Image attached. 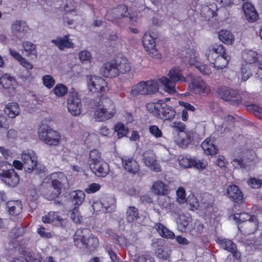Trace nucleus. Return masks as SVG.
Segmentation results:
<instances>
[{
  "instance_id": "nucleus-61",
  "label": "nucleus",
  "mask_w": 262,
  "mask_h": 262,
  "mask_svg": "<svg viewBox=\"0 0 262 262\" xmlns=\"http://www.w3.org/2000/svg\"><path fill=\"white\" fill-rule=\"evenodd\" d=\"M46 170L47 169L44 165L42 164H39L37 163L36 166L35 167H34L33 171H34L36 174L42 176L45 175Z\"/></svg>"
},
{
  "instance_id": "nucleus-6",
  "label": "nucleus",
  "mask_w": 262,
  "mask_h": 262,
  "mask_svg": "<svg viewBox=\"0 0 262 262\" xmlns=\"http://www.w3.org/2000/svg\"><path fill=\"white\" fill-rule=\"evenodd\" d=\"M158 90V84L157 81L154 80L142 81L132 87L130 94L133 96H137L139 95H150L157 93Z\"/></svg>"
},
{
  "instance_id": "nucleus-26",
  "label": "nucleus",
  "mask_w": 262,
  "mask_h": 262,
  "mask_svg": "<svg viewBox=\"0 0 262 262\" xmlns=\"http://www.w3.org/2000/svg\"><path fill=\"white\" fill-rule=\"evenodd\" d=\"M69 37V35H66L63 37H57L55 39H52L51 42L60 50H64L66 48H73L74 44Z\"/></svg>"
},
{
  "instance_id": "nucleus-27",
  "label": "nucleus",
  "mask_w": 262,
  "mask_h": 262,
  "mask_svg": "<svg viewBox=\"0 0 262 262\" xmlns=\"http://www.w3.org/2000/svg\"><path fill=\"white\" fill-rule=\"evenodd\" d=\"M220 94L222 98L226 101H232L235 104L240 101L236 91L233 90L223 88L220 90Z\"/></svg>"
},
{
  "instance_id": "nucleus-36",
  "label": "nucleus",
  "mask_w": 262,
  "mask_h": 262,
  "mask_svg": "<svg viewBox=\"0 0 262 262\" xmlns=\"http://www.w3.org/2000/svg\"><path fill=\"white\" fill-rule=\"evenodd\" d=\"M139 218L138 209L134 206H128L126 212V220L128 222H133Z\"/></svg>"
},
{
  "instance_id": "nucleus-1",
  "label": "nucleus",
  "mask_w": 262,
  "mask_h": 262,
  "mask_svg": "<svg viewBox=\"0 0 262 262\" xmlns=\"http://www.w3.org/2000/svg\"><path fill=\"white\" fill-rule=\"evenodd\" d=\"M97 107L95 112V118L99 121H104L112 118L116 113L115 105L108 97L102 95L94 101Z\"/></svg>"
},
{
  "instance_id": "nucleus-57",
  "label": "nucleus",
  "mask_w": 262,
  "mask_h": 262,
  "mask_svg": "<svg viewBox=\"0 0 262 262\" xmlns=\"http://www.w3.org/2000/svg\"><path fill=\"white\" fill-rule=\"evenodd\" d=\"M134 260L136 262H155L154 258L148 254L139 255Z\"/></svg>"
},
{
  "instance_id": "nucleus-24",
  "label": "nucleus",
  "mask_w": 262,
  "mask_h": 262,
  "mask_svg": "<svg viewBox=\"0 0 262 262\" xmlns=\"http://www.w3.org/2000/svg\"><path fill=\"white\" fill-rule=\"evenodd\" d=\"M115 64L118 71V76L120 74H126L130 72L131 66L130 63L125 57H117L116 58Z\"/></svg>"
},
{
  "instance_id": "nucleus-43",
  "label": "nucleus",
  "mask_w": 262,
  "mask_h": 262,
  "mask_svg": "<svg viewBox=\"0 0 262 262\" xmlns=\"http://www.w3.org/2000/svg\"><path fill=\"white\" fill-rule=\"evenodd\" d=\"M243 57L245 61L249 64H252L257 61V54L254 51H249L244 53Z\"/></svg>"
},
{
  "instance_id": "nucleus-59",
  "label": "nucleus",
  "mask_w": 262,
  "mask_h": 262,
  "mask_svg": "<svg viewBox=\"0 0 262 262\" xmlns=\"http://www.w3.org/2000/svg\"><path fill=\"white\" fill-rule=\"evenodd\" d=\"M241 71L242 74V79L244 81H246L252 75L249 67L246 65L242 67Z\"/></svg>"
},
{
  "instance_id": "nucleus-60",
  "label": "nucleus",
  "mask_w": 262,
  "mask_h": 262,
  "mask_svg": "<svg viewBox=\"0 0 262 262\" xmlns=\"http://www.w3.org/2000/svg\"><path fill=\"white\" fill-rule=\"evenodd\" d=\"M203 229L204 226L203 224L196 222L194 224V227L192 229L191 232L193 234H194L195 236H198L203 232Z\"/></svg>"
},
{
  "instance_id": "nucleus-47",
  "label": "nucleus",
  "mask_w": 262,
  "mask_h": 262,
  "mask_svg": "<svg viewBox=\"0 0 262 262\" xmlns=\"http://www.w3.org/2000/svg\"><path fill=\"white\" fill-rule=\"evenodd\" d=\"M115 130L117 133L118 138L125 136L128 133V129L122 123L118 122L115 126Z\"/></svg>"
},
{
  "instance_id": "nucleus-31",
  "label": "nucleus",
  "mask_w": 262,
  "mask_h": 262,
  "mask_svg": "<svg viewBox=\"0 0 262 262\" xmlns=\"http://www.w3.org/2000/svg\"><path fill=\"white\" fill-rule=\"evenodd\" d=\"M184 136H182V138L179 141L180 145L183 147H186L194 140L196 133L193 130H188L183 132Z\"/></svg>"
},
{
  "instance_id": "nucleus-2",
  "label": "nucleus",
  "mask_w": 262,
  "mask_h": 262,
  "mask_svg": "<svg viewBox=\"0 0 262 262\" xmlns=\"http://www.w3.org/2000/svg\"><path fill=\"white\" fill-rule=\"evenodd\" d=\"M146 107L150 113L163 120H171L176 114L175 110L162 100H159L157 103H148Z\"/></svg>"
},
{
  "instance_id": "nucleus-55",
  "label": "nucleus",
  "mask_w": 262,
  "mask_h": 262,
  "mask_svg": "<svg viewBox=\"0 0 262 262\" xmlns=\"http://www.w3.org/2000/svg\"><path fill=\"white\" fill-rule=\"evenodd\" d=\"M248 109L253 111L254 115L262 120V108L255 104H251L248 105Z\"/></svg>"
},
{
  "instance_id": "nucleus-29",
  "label": "nucleus",
  "mask_w": 262,
  "mask_h": 262,
  "mask_svg": "<svg viewBox=\"0 0 262 262\" xmlns=\"http://www.w3.org/2000/svg\"><path fill=\"white\" fill-rule=\"evenodd\" d=\"M230 60V56L226 53V50L224 49V52L220 54L215 62L213 64V67L216 70H222L226 68Z\"/></svg>"
},
{
  "instance_id": "nucleus-3",
  "label": "nucleus",
  "mask_w": 262,
  "mask_h": 262,
  "mask_svg": "<svg viewBox=\"0 0 262 262\" xmlns=\"http://www.w3.org/2000/svg\"><path fill=\"white\" fill-rule=\"evenodd\" d=\"M90 230L87 228L77 229L74 235L75 245L79 248H86L94 250L99 245L97 237L90 235Z\"/></svg>"
},
{
  "instance_id": "nucleus-44",
  "label": "nucleus",
  "mask_w": 262,
  "mask_h": 262,
  "mask_svg": "<svg viewBox=\"0 0 262 262\" xmlns=\"http://www.w3.org/2000/svg\"><path fill=\"white\" fill-rule=\"evenodd\" d=\"M72 196L73 197V202L74 204L78 206L83 202L85 194L81 190H77L72 193Z\"/></svg>"
},
{
  "instance_id": "nucleus-8",
  "label": "nucleus",
  "mask_w": 262,
  "mask_h": 262,
  "mask_svg": "<svg viewBox=\"0 0 262 262\" xmlns=\"http://www.w3.org/2000/svg\"><path fill=\"white\" fill-rule=\"evenodd\" d=\"M7 162L0 164V177L2 180L10 187L16 186L19 182V178L13 169H5Z\"/></svg>"
},
{
  "instance_id": "nucleus-22",
  "label": "nucleus",
  "mask_w": 262,
  "mask_h": 262,
  "mask_svg": "<svg viewBox=\"0 0 262 262\" xmlns=\"http://www.w3.org/2000/svg\"><path fill=\"white\" fill-rule=\"evenodd\" d=\"M242 9L245 18L249 22H254L258 19V14L254 7L251 3H245L243 5Z\"/></svg>"
},
{
  "instance_id": "nucleus-62",
  "label": "nucleus",
  "mask_w": 262,
  "mask_h": 262,
  "mask_svg": "<svg viewBox=\"0 0 262 262\" xmlns=\"http://www.w3.org/2000/svg\"><path fill=\"white\" fill-rule=\"evenodd\" d=\"M101 186L99 184L92 183L89 185V187L85 189V191L88 193H93L98 191Z\"/></svg>"
},
{
  "instance_id": "nucleus-40",
  "label": "nucleus",
  "mask_w": 262,
  "mask_h": 262,
  "mask_svg": "<svg viewBox=\"0 0 262 262\" xmlns=\"http://www.w3.org/2000/svg\"><path fill=\"white\" fill-rule=\"evenodd\" d=\"M158 204L163 209L170 211L174 207L169 197L164 195L158 199Z\"/></svg>"
},
{
  "instance_id": "nucleus-56",
  "label": "nucleus",
  "mask_w": 262,
  "mask_h": 262,
  "mask_svg": "<svg viewBox=\"0 0 262 262\" xmlns=\"http://www.w3.org/2000/svg\"><path fill=\"white\" fill-rule=\"evenodd\" d=\"M42 81L43 84L49 89L52 88L55 83L54 78L49 75L43 76Z\"/></svg>"
},
{
  "instance_id": "nucleus-23",
  "label": "nucleus",
  "mask_w": 262,
  "mask_h": 262,
  "mask_svg": "<svg viewBox=\"0 0 262 262\" xmlns=\"http://www.w3.org/2000/svg\"><path fill=\"white\" fill-rule=\"evenodd\" d=\"M124 168L128 172L136 174L139 170V165L133 158L124 157L122 158Z\"/></svg>"
},
{
  "instance_id": "nucleus-10",
  "label": "nucleus",
  "mask_w": 262,
  "mask_h": 262,
  "mask_svg": "<svg viewBox=\"0 0 262 262\" xmlns=\"http://www.w3.org/2000/svg\"><path fill=\"white\" fill-rule=\"evenodd\" d=\"M21 160L26 170L31 173L37 164V157L32 150H27L21 154Z\"/></svg>"
},
{
  "instance_id": "nucleus-41",
  "label": "nucleus",
  "mask_w": 262,
  "mask_h": 262,
  "mask_svg": "<svg viewBox=\"0 0 262 262\" xmlns=\"http://www.w3.org/2000/svg\"><path fill=\"white\" fill-rule=\"evenodd\" d=\"M106 212H111L114 208L115 201L110 196H105L101 198L100 200Z\"/></svg>"
},
{
  "instance_id": "nucleus-63",
  "label": "nucleus",
  "mask_w": 262,
  "mask_h": 262,
  "mask_svg": "<svg viewBox=\"0 0 262 262\" xmlns=\"http://www.w3.org/2000/svg\"><path fill=\"white\" fill-rule=\"evenodd\" d=\"M93 209L94 210V211L96 212H106L104 208L103 207V206L102 205V202L101 201H96L95 202L93 205Z\"/></svg>"
},
{
  "instance_id": "nucleus-33",
  "label": "nucleus",
  "mask_w": 262,
  "mask_h": 262,
  "mask_svg": "<svg viewBox=\"0 0 262 262\" xmlns=\"http://www.w3.org/2000/svg\"><path fill=\"white\" fill-rule=\"evenodd\" d=\"M19 111L18 104L14 102L8 104L5 108V114L11 118H14L17 116L19 113Z\"/></svg>"
},
{
  "instance_id": "nucleus-48",
  "label": "nucleus",
  "mask_w": 262,
  "mask_h": 262,
  "mask_svg": "<svg viewBox=\"0 0 262 262\" xmlns=\"http://www.w3.org/2000/svg\"><path fill=\"white\" fill-rule=\"evenodd\" d=\"M71 217L72 221L76 224H80L82 222L83 218L80 215L77 207H75L72 210Z\"/></svg>"
},
{
  "instance_id": "nucleus-35",
  "label": "nucleus",
  "mask_w": 262,
  "mask_h": 262,
  "mask_svg": "<svg viewBox=\"0 0 262 262\" xmlns=\"http://www.w3.org/2000/svg\"><path fill=\"white\" fill-rule=\"evenodd\" d=\"M151 190L156 194L163 195L167 193V186L162 181H157L152 184Z\"/></svg>"
},
{
  "instance_id": "nucleus-12",
  "label": "nucleus",
  "mask_w": 262,
  "mask_h": 262,
  "mask_svg": "<svg viewBox=\"0 0 262 262\" xmlns=\"http://www.w3.org/2000/svg\"><path fill=\"white\" fill-rule=\"evenodd\" d=\"M68 109L73 116H77L81 113V99L76 92L70 93L67 100Z\"/></svg>"
},
{
  "instance_id": "nucleus-54",
  "label": "nucleus",
  "mask_w": 262,
  "mask_h": 262,
  "mask_svg": "<svg viewBox=\"0 0 262 262\" xmlns=\"http://www.w3.org/2000/svg\"><path fill=\"white\" fill-rule=\"evenodd\" d=\"M195 67L204 75H209L211 73L210 68L206 64L199 62L196 63Z\"/></svg>"
},
{
  "instance_id": "nucleus-21",
  "label": "nucleus",
  "mask_w": 262,
  "mask_h": 262,
  "mask_svg": "<svg viewBox=\"0 0 262 262\" xmlns=\"http://www.w3.org/2000/svg\"><path fill=\"white\" fill-rule=\"evenodd\" d=\"M228 196L236 203H241L244 200V195L239 188L235 185H229L227 189Z\"/></svg>"
},
{
  "instance_id": "nucleus-37",
  "label": "nucleus",
  "mask_w": 262,
  "mask_h": 262,
  "mask_svg": "<svg viewBox=\"0 0 262 262\" xmlns=\"http://www.w3.org/2000/svg\"><path fill=\"white\" fill-rule=\"evenodd\" d=\"M156 230L163 237L169 238H172L174 237V233L164 226L161 223H156L154 226Z\"/></svg>"
},
{
  "instance_id": "nucleus-64",
  "label": "nucleus",
  "mask_w": 262,
  "mask_h": 262,
  "mask_svg": "<svg viewBox=\"0 0 262 262\" xmlns=\"http://www.w3.org/2000/svg\"><path fill=\"white\" fill-rule=\"evenodd\" d=\"M91 57V53L88 51H83L79 53V59L82 61L89 60Z\"/></svg>"
},
{
  "instance_id": "nucleus-53",
  "label": "nucleus",
  "mask_w": 262,
  "mask_h": 262,
  "mask_svg": "<svg viewBox=\"0 0 262 262\" xmlns=\"http://www.w3.org/2000/svg\"><path fill=\"white\" fill-rule=\"evenodd\" d=\"M247 183L252 188H258L262 185V179L251 178Z\"/></svg>"
},
{
  "instance_id": "nucleus-51",
  "label": "nucleus",
  "mask_w": 262,
  "mask_h": 262,
  "mask_svg": "<svg viewBox=\"0 0 262 262\" xmlns=\"http://www.w3.org/2000/svg\"><path fill=\"white\" fill-rule=\"evenodd\" d=\"M251 216L249 214L246 212H242L239 214H235L233 216V219L237 222H243L245 223L246 222L249 220Z\"/></svg>"
},
{
  "instance_id": "nucleus-45",
  "label": "nucleus",
  "mask_w": 262,
  "mask_h": 262,
  "mask_svg": "<svg viewBox=\"0 0 262 262\" xmlns=\"http://www.w3.org/2000/svg\"><path fill=\"white\" fill-rule=\"evenodd\" d=\"M52 92L57 97H61L67 93L68 89L63 84H57L52 90Z\"/></svg>"
},
{
  "instance_id": "nucleus-15",
  "label": "nucleus",
  "mask_w": 262,
  "mask_h": 262,
  "mask_svg": "<svg viewBox=\"0 0 262 262\" xmlns=\"http://www.w3.org/2000/svg\"><path fill=\"white\" fill-rule=\"evenodd\" d=\"M51 185L55 191L52 194L51 199L55 198L59 195L61 192L62 181L66 177L62 173H52L51 175Z\"/></svg>"
},
{
  "instance_id": "nucleus-20",
  "label": "nucleus",
  "mask_w": 262,
  "mask_h": 262,
  "mask_svg": "<svg viewBox=\"0 0 262 262\" xmlns=\"http://www.w3.org/2000/svg\"><path fill=\"white\" fill-rule=\"evenodd\" d=\"M92 171L97 177H104L110 171L108 164L103 160L90 167Z\"/></svg>"
},
{
  "instance_id": "nucleus-7",
  "label": "nucleus",
  "mask_w": 262,
  "mask_h": 262,
  "mask_svg": "<svg viewBox=\"0 0 262 262\" xmlns=\"http://www.w3.org/2000/svg\"><path fill=\"white\" fill-rule=\"evenodd\" d=\"M157 37V34L154 32H146L142 38V43L146 51L151 56L160 59L162 55L156 47L155 40Z\"/></svg>"
},
{
  "instance_id": "nucleus-28",
  "label": "nucleus",
  "mask_w": 262,
  "mask_h": 262,
  "mask_svg": "<svg viewBox=\"0 0 262 262\" xmlns=\"http://www.w3.org/2000/svg\"><path fill=\"white\" fill-rule=\"evenodd\" d=\"M258 223L255 217H251L249 220L241 226L245 234H251L254 233L258 229Z\"/></svg>"
},
{
  "instance_id": "nucleus-17",
  "label": "nucleus",
  "mask_w": 262,
  "mask_h": 262,
  "mask_svg": "<svg viewBox=\"0 0 262 262\" xmlns=\"http://www.w3.org/2000/svg\"><path fill=\"white\" fill-rule=\"evenodd\" d=\"M179 165L183 168H186L193 166L198 169H204L207 163L205 161L194 159H190L186 157H182L179 160Z\"/></svg>"
},
{
  "instance_id": "nucleus-5",
  "label": "nucleus",
  "mask_w": 262,
  "mask_h": 262,
  "mask_svg": "<svg viewBox=\"0 0 262 262\" xmlns=\"http://www.w3.org/2000/svg\"><path fill=\"white\" fill-rule=\"evenodd\" d=\"M38 138L45 144L50 146L58 145L61 137L58 132L46 124H41L38 132Z\"/></svg>"
},
{
  "instance_id": "nucleus-16",
  "label": "nucleus",
  "mask_w": 262,
  "mask_h": 262,
  "mask_svg": "<svg viewBox=\"0 0 262 262\" xmlns=\"http://www.w3.org/2000/svg\"><path fill=\"white\" fill-rule=\"evenodd\" d=\"M224 52V47L222 45H214L208 47L205 52L207 60L213 65L220 54Z\"/></svg>"
},
{
  "instance_id": "nucleus-58",
  "label": "nucleus",
  "mask_w": 262,
  "mask_h": 262,
  "mask_svg": "<svg viewBox=\"0 0 262 262\" xmlns=\"http://www.w3.org/2000/svg\"><path fill=\"white\" fill-rule=\"evenodd\" d=\"M150 134L156 138H160L162 136V133L161 129L157 125H151L149 128Z\"/></svg>"
},
{
  "instance_id": "nucleus-25",
  "label": "nucleus",
  "mask_w": 262,
  "mask_h": 262,
  "mask_svg": "<svg viewBox=\"0 0 262 262\" xmlns=\"http://www.w3.org/2000/svg\"><path fill=\"white\" fill-rule=\"evenodd\" d=\"M101 74L106 77H113L118 76L115 61L108 62L104 63L100 69Z\"/></svg>"
},
{
  "instance_id": "nucleus-42",
  "label": "nucleus",
  "mask_w": 262,
  "mask_h": 262,
  "mask_svg": "<svg viewBox=\"0 0 262 262\" xmlns=\"http://www.w3.org/2000/svg\"><path fill=\"white\" fill-rule=\"evenodd\" d=\"M23 46L24 51L26 53V55H33L37 57V51L35 45L29 42L25 41L23 43Z\"/></svg>"
},
{
  "instance_id": "nucleus-39",
  "label": "nucleus",
  "mask_w": 262,
  "mask_h": 262,
  "mask_svg": "<svg viewBox=\"0 0 262 262\" xmlns=\"http://www.w3.org/2000/svg\"><path fill=\"white\" fill-rule=\"evenodd\" d=\"M15 82V78L7 74L2 76L0 78V84L5 89L10 88L11 86H13Z\"/></svg>"
},
{
  "instance_id": "nucleus-19",
  "label": "nucleus",
  "mask_w": 262,
  "mask_h": 262,
  "mask_svg": "<svg viewBox=\"0 0 262 262\" xmlns=\"http://www.w3.org/2000/svg\"><path fill=\"white\" fill-rule=\"evenodd\" d=\"M208 85L201 78L193 79L189 89L191 92L201 95L205 93L208 90Z\"/></svg>"
},
{
  "instance_id": "nucleus-32",
  "label": "nucleus",
  "mask_w": 262,
  "mask_h": 262,
  "mask_svg": "<svg viewBox=\"0 0 262 262\" xmlns=\"http://www.w3.org/2000/svg\"><path fill=\"white\" fill-rule=\"evenodd\" d=\"M6 205L8 209V211L11 214L17 215L21 211L22 204L20 201H9L7 203Z\"/></svg>"
},
{
  "instance_id": "nucleus-18",
  "label": "nucleus",
  "mask_w": 262,
  "mask_h": 262,
  "mask_svg": "<svg viewBox=\"0 0 262 262\" xmlns=\"http://www.w3.org/2000/svg\"><path fill=\"white\" fill-rule=\"evenodd\" d=\"M143 162L145 165L148 167L151 170L154 171H160L161 167L157 163L156 156L151 151H146L143 155Z\"/></svg>"
},
{
  "instance_id": "nucleus-30",
  "label": "nucleus",
  "mask_w": 262,
  "mask_h": 262,
  "mask_svg": "<svg viewBox=\"0 0 262 262\" xmlns=\"http://www.w3.org/2000/svg\"><path fill=\"white\" fill-rule=\"evenodd\" d=\"M201 147L203 149L204 152L207 155H214L217 152L218 149L215 145L213 141L211 138H207L201 144Z\"/></svg>"
},
{
  "instance_id": "nucleus-49",
  "label": "nucleus",
  "mask_w": 262,
  "mask_h": 262,
  "mask_svg": "<svg viewBox=\"0 0 262 262\" xmlns=\"http://www.w3.org/2000/svg\"><path fill=\"white\" fill-rule=\"evenodd\" d=\"M156 255L162 260L168 259L170 257V251L161 248H158L156 251Z\"/></svg>"
},
{
  "instance_id": "nucleus-9",
  "label": "nucleus",
  "mask_w": 262,
  "mask_h": 262,
  "mask_svg": "<svg viewBox=\"0 0 262 262\" xmlns=\"http://www.w3.org/2000/svg\"><path fill=\"white\" fill-rule=\"evenodd\" d=\"M11 33L18 39H22L29 33L30 28L27 23L21 20L14 21L11 25Z\"/></svg>"
},
{
  "instance_id": "nucleus-50",
  "label": "nucleus",
  "mask_w": 262,
  "mask_h": 262,
  "mask_svg": "<svg viewBox=\"0 0 262 262\" xmlns=\"http://www.w3.org/2000/svg\"><path fill=\"white\" fill-rule=\"evenodd\" d=\"M174 133H183L186 128L185 125L179 121H174L170 125Z\"/></svg>"
},
{
  "instance_id": "nucleus-13",
  "label": "nucleus",
  "mask_w": 262,
  "mask_h": 262,
  "mask_svg": "<svg viewBox=\"0 0 262 262\" xmlns=\"http://www.w3.org/2000/svg\"><path fill=\"white\" fill-rule=\"evenodd\" d=\"M217 243L224 250L230 252L233 256L237 259H239L241 254L237 249L236 245L232 241L228 238H217Z\"/></svg>"
},
{
  "instance_id": "nucleus-14",
  "label": "nucleus",
  "mask_w": 262,
  "mask_h": 262,
  "mask_svg": "<svg viewBox=\"0 0 262 262\" xmlns=\"http://www.w3.org/2000/svg\"><path fill=\"white\" fill-rule=\"evenodd\" d=\"M127 7L124 5L118 6L110 12H107L105 15L106 19L111 21H113L115 19H120L129 15Z\"/></svg>"
},
{
  "instance_id": "nucleus-11",
  "label": "nucleus",
  "mask_w": 262,
  "mask_h": 262,
  "mask_svg": "<svg viewBox=\"0 0 262 262\" xmlns=\"http://www.w3.org/2000/svg\"><path fill=\"white\" fill-rule=\"evenodd\" d=\"M88 84L90 91L93 93L105 92L107 83L100 77L89 76L88 77Z\"/></svg>"
},
{
  "instance_id": "nucleus-52",
  "label": "nucleus",
  "mask_w": 262,
  "mask_h": 262,
  "mask_svg": "<svg viewBox=\"0 0 262 262\" xmlns=\"http://www.w3.org/2000/svg\"><path fill=\"white\" fill-rule=\"evenodd\" d=\"M186 58H188V62L192 66H194L195 67V64L196 63H199L196 61V53L193 50H189L186 52Z\"/></svg>"
},
{
  "instance_id": "nucleus-46",
  "label": "nucleus",
  "mask_w": 262,
  "mask_h": 262,
  "mask_svg": "<svg viewBox=\"0 0 262 262\" xmlns=\"http://www.w3.org/2000/svg\"><path fill=\"white\" fill-rule=\"evenodd\" d=\"M177 223L178 227L182 231L185 230L188 226L189 221V219L184 215H180L177 219Z\"/></svg>"
},
{
  "instance_id": "nucleus-38",
  "label": "nucleus",
  "mask_w": 262,
  "mask_h": 262,
  "mask_svg": "<svg viewBox=\"0 0 262 262\" xmlns=\"http://www.w3.org/2000/svg\"><path fill=\"white\" fill-rule=\"evenodd\" d=\"M102 161L103 159L101 158V153L98 150L93 149L90 151L88 161L90 167Z\"/></svg>"
},
{
  "instance_id": "nucleus-34",
  "label": "nucleus",
  "mask_w": 262,
  "mask_h": 262,
  "mask_svg": "<svg viewBox=\"0 0 262 262\" xmlns=\"http://www.w3.org/2000/svg\"><path fill=\"white\" fill-rule=\"evenodd\" d=\"M218 36L220 40L226 44L231 45L234 40V35L228 30L220 31Z\"/></svg>"
},
{
  "instance_id": "nucleus-4",
  "label": "nucleus",
  "mask_w": 262,
  "mask_h": 262,
  "mask_svg": "<svg viewBox=\"0 0 262 262\" xmlns=\"http://www.w3.org/2000/svg\"><path fill=\"white\" fill-rule=\"evenodd\" d=\"M168 75L169 78L162 77L159 79V81L163 86V89L165 92L173 94L176 93V83L178 82H185L186 78L178 67L171 69L169 71Z\"/></svg>"
}]
</instances>
